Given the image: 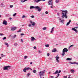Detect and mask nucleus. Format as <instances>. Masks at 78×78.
<instances>
[{
    "instance_id": "obj_54",
    "label": "nucleus",
    "mask_w": 78,
    "mask_h": 78,
    "mask_svg": "<svg viewBox=\"0 0 78 78\" xmlns=\"http://www.w3.org/2000/svg\"><path fill=\"white\" fill-rule=\"evenodd\" d=\"M74 28H78V27H74Z\"/></svg>"
},
{
    "instance_id": "obj_18",
    "label": "nucleus",
    "mask_w": 78,
    "mask_h": 78,
    "mask_svg": "<svg viewBox=\"0 0 78 78\" xmlns=\"http://www.w3.org/2000/svg\"><path fill=\"white\" fill-rule=\"evenodd\" d=\"M5 45H7V47H9V44H8V43H5Z\"/></svg>"
},
{
    "instance_id": "obj_29",
    "label": "nucleus",
    "mask_w": 78,
    "mask_h": 78,
    "mask_svg": "<svg viewBox=\"0 0 78 78\" xmlns=\"http://www.w3.org/2000/svg\"><path fill=\"white\" fill-rule=\"evenodd\" d=\"M74 46V45L73 44H72L69 47V48H70V47H73Z\"/></svg>"
},
{
    "instance_id": "obj_23",
    "label": "nucleus",
    "mask_w": 78,
    "mask_h": 78,
    "mask_svg": "<svg viewBox=\"0 0 78 78\" xmlns=\"http://www.w3.org/2000/svg\"><path fill=\"white\" fill-rule=\"evenodd\" d=\"M15 37H16V35H15L14 36H12V39H14Z\"/></svg>"
},
{
    "instance_id": "obj_45",
    "label": "nucleus",
    "mask_w": 78,
    "mask_h": 78,
    "mask_svg": "<svg viewBox=\"0 0 78 78\" xmlns=\"http://www.w3.org/2000/svg\"><path fill=\"white\" fill-rule=\"evenodd\" d=\"M45 13L46 14H48V12H47V11H46L45 12Z\"/></svg>"
},
{
    "instance_id": "obj_27",
    "label": "nucleus",
    "mask_w": 78,
    "mask_h": 78,
    "mask_svg": "<svg viewBox=\"0 0 78 78\" xmlns=\"http://www.w3.org/2000/svg\"><path fill=\"white\" fill-rule=\"evenodd\" d=\"M27 1V0H22L21 1V2L22 3H23L25 2H26Z\"/></svg>"
},
{
    "instance_id": "obj_48",
    "label": "nucleus",
    "mask_w": 78,
    "mask_h": 78,
    "mask_svg": "<svg viewBox=\"0 0 78 78\" xmlns=\"http://www.w3.org/2000/svg\"><path fill=\"white\" fill-rule=\"evenodd\" d=\"M31 24H29L28 25V26L29 27H30L31 26Z\"/></svg>"
},
{
    "instance_id": "obj_22",
    "label": "nucleus",
    "mask_w": 78,
    "mask_h": 78,
    "mask_svg": "<svg viewBox=\"0 0 78 78\" xmlns=\"http://www.w3.org/2000/svg\"><path fill=\"white\" fill-rule=\"evenodd\" d=\"M57 73H58V70H57L53 74H56Z\"/></svg>"
},
{
    "instance_id": "obj_20",
    "label": "nucleus",
    "mask_w": 78,
    "mask_h": 78,
    "mask_svg": "<svg viewBox=\"0 0 78 78\" xmlns=\"http://www.w3.org/2000/svg\"><path fill=\"white\" fill-rule=\"evenodd\" d=\"M66 60L67 61H70L72 60V58H66Z\"/></svg>"
},
{
    "instance_id": "obj_11",
    "label": "nucleus",
    "mask_w": 78,
    "mask_h": 78,
    "mask_svg": "<svg viewBox=\"0 0 78 78\" xmlns=\"http://www.w3.org/2000/svg\"><path fill=\"white\" fill-rule=\"evenodd\" d=\"M42 1V0H35L34 1V3H39V2Z\"/></svg>"
},
{
    "instance_id": "obj_64",
    "label": "nucleus",
    "mask_w": 78,
    "mask_h": 78,
    "mask_svg": "<svg viewBox=\"0 0 78 78\" xmlns=\"http://www.w3.org/2000/svg\"><path fill=\"white\" fill-rule=\"evenodd\" d=\"M69 77H70V75H69Z\"/></svg>"
},
{
    "instance_id": "obj_57",
    "label": "nucleus",
    "mask_w": 78,
    "mask_h": 78,
    "mask_svg": "<svg viewBox=\"0 0 78 78\" xmlns=\"http://www.w3.org/2000/svg\"><path fill=\"white\" fill-rule=\"evenodd\" d=\"M9 19L10 20H11V19H12V18H10Z\"/></svg>"
},
{
    "instance_id": "obj_3",
    "label": "nucleus",
    "mask_w": 78,
    "mask_h": 78,
    "mask_svg": "<svg viewBox=\"0 0 78 78\" xmlns=\"http://www.w3.org/2000/svg\"><path fill=\"white\" fill-rule=\"evenodd\" d=\"M53 0H49L48 2V5H51L50 6L51 8H53Z\"/></svg>"
},
{
    "instance_id": "obj_44",
    "label": "nucleus",
    "mask_w": 78,
    "mask_h": 78,
    "mask_svg": "<svg viewBox=\"0 0 78 78\" xmlns=\"http://www.w3.org/2000/svg\"><path fill=\"white\" fill-rule=\"evenodd\" d=\"M61 70H59L58 72V73H61Z\"/></svg>"
},
{
    "instance_id": "obj_59",
    "label": "nucleus",
    "mask_w": 78,
    "mask_h": 78,
    "mask_svg": "<svg viewBox=\"0 0 78 78\" xmlns=\"http://www.w3.org/2000/svg\"><path fill=\"white\" fill-rule=\"evenodd\" d=\"M41 78H44V77H42V76L40 77Z\"/></svg>"
},
{
    "instance_id": "obj_28",
    "label": "nucleus",
    "mask_w": 78,
    "mask_h": 78,
    "mask_svg": "<svg viewBox=\"0 0 78 78\" xmlns=\"http://www.w3.org/2000/svg\"><path fill=\"white\" fill-rule=\"evenodd\" d=\"M54 28H55L54 27H52V28L51 31V33H53V29H54Z\"/></svg>"
},
{
    "instance_id": "obj_26",
    "label": "nucleus",
    "mask_w": 78,
    "mask_h": 78,
    "mask_svg": "<svg viewBox=\"0 0 78 78\" xmlns=\"http://www.w3.org/2000/svg\"><path fill=\"white\" fill-rule=\"evenodd\" d=\"M30 74H31V73H27V77H28V76H30Z\"/></svg>"
},
{
    "instance_id": "obj_53",
    "label": "nucleus",
    "mask_w": 78,
    "mask_h": 78,
    "mask_svg": "<svg viewBox=\"0 0 78 78\" xmlns=\"http://www.w3.org/2000/svg\"><path fill=\"white\" fill-rule=\"evenodd\" d=\"M49 60H51V59H52L51 58H49Z\"/></svg>"
},
{
    "instance_id": "obj_2",
    "label": "nucleus",
    "mask_w": 78,
    "mask_h": 78,
    "mask_svg": "<svg viewBox=\"0 0 78 78\" xmlns=\"http://www.w3.org/2000/svg\"><path fill=\"white\" fill-rule=\"evenodd\" d=\"M30 9H37V11L39 12H40L41 11V9L39 7V6H31L30 7Z\"/></svg>"
},
{
    "instance_id": "obj_52",
    "label": "nucleus",
    "mask_w": 78,
    "mask_h": 78,
    "mask_svg": "<svg viewBox=\"0 0 78 78\" xmlns=\"http://www.w3.org/2000/svg\"><path fill=\"white\" fill-rule=\"evenodd\" d=\"M21 42H23V40L22 39H21Z\"/></svg>"
},
{
    "instance_id": "obj_33",
    "label": "nucleus",
    "mask_w": 78,
    "mask_h": 78,
    "mask_svg": "<svg viewBox=\"0 0 78 78\" xmlns=\"http://www.w3.org/2000/svg\"><path fill=\"white\" fill-rule=\"evenodd\" d=\"M45 46L46 47H49V45L48 44H46Z\"/></svg>"
},
{
    "instance_id": "obj_7",
    "label": "nucleus",
    "mask_w": 78,
    "mask_h": 78,
    "mask_svg": "<svg viewBox=\"0 0 78 78\" xmlns=\"http://www.w3.org/2000/svg\"><path fill=\"white\" fill-rule=\"evenodd\" d=\"M3 70H9L11 69V66H4L3 68Z\"/></svg>"
},
{
    "instance_id": "obj_62",
    "label": "nucleus",
    "mask_w": 78,
    "mask_h": 78,
    "mask_svg": "<svg viewBox=\"0 0 78 78\" xmlns=\"http://www.w3.org/2000/svg\"><path fill=\"white\" fill-rule=\"evenodd\" d=\"M58 78V76L55 77V78Z\"/></svg>"
},
{
    "instance_id": "obj_9",
    "label": "nucleus",
    "mask_w": 78,
    "mask_h": 78,
    "mask_svg": "<svg viewBox=\"0 0 78 78\" xmlns=\"http://www.w3.org/2000/svg\"><path fill=\"white\" fill-rule=\"evenodd\" d=\"M17 29V27H12V28L11 29V30L12 31H14V30H16Z\"/></svg>"
},
{
    "instance_id": "obj_40",
    "label": "nucleus",
    "mask_w": 78,
    "mask_h": 78,
    "mask_svg": "<svg viewBox=\"0 0 78 78\" xmlns=\"http://www.w3.org/2000/svg\"><path fill=\"white\" fill-rule=\"evenodd\" d=\"M63 78H67V76H63Z\"/></svg>"
},
{
    "instance_id": "obj_32",
    "label": "nucleus",
    "mask_w": 78,
    "mask_h": 78,
    "mask_svg": "<svg viewBox=\"0 0 78 78\" xmlns=\"http://www.w3.org/2000/svg\"><path fill=\"white\" fill-rule=\"evenodd\" d=\"M46 29H47V28L46 27H43L42 28V30H45Z\"/></svg>"
},
{
    "instance_id": "obj_24",
    "label": "nucleus",
    "mask_w": 78,
    "mask_h": 78,
    "mask_svg": "<svg viewBox=\"0 0 78 78\" xmlns=\"http://www.w3.org/2000/svg\"><path fill=\"white\" fill-rule=\"evenodd\" d=\"M1 7H2L3 8H4V7H5V5L2 3L1 4Z\"/></svg>"
},
{
    "instance_id": "obj_37",
    "label": "nucleus",
    "mask_w": 78,
    "mask_h": 78,
    "mask_svg": "<svg viewBox=\"0 0 78 78\" xmlns=\"http://www.w3.org/2000/svg\"><path fill=\"white\" fill-rule=\"evenodd\" d=\"M27 56L26 55L25 56L24 59H27Z\"/></svg>"
},
{
    "instance_id": "obj_31",
    "label": "nucleus",
    "mask_w": 78,
    "mask_h": 78,
    "mask_svg": "<svg viewBox=\"0 0 78 78\" xmlns=\"http://www.w3.org/2000/svg\"><path fill=\"white\" fill-rule=\"evenodd\" d=\"M64 20H61L60 21V22L63 23V22H64Z\"/></svg>"
},
{
    "instance_id": "obj_1",
    "label": "nucleus",
    "mask_w": 78,
    "mask_h": 78,
    "mask_svg": "<svg viewBox=\"0 0 78 78\" xmlns=\"http://www.w3.org/2000/svg\"><path fill=\"white\" fill-rule=\"evenodd\" d=\"M63 12L62 13V18H65V19H67V10H62Z\"/></svg>"
},
{
    "instance_id": "obj_13",
    "label": "nucleus",
    "mask_w": 78,
    "mask_h": 78,
    "mask_svg": "<svg viewBox=\"0 0 78 78\" xmlns=\"http://www.w3.org/2000/svg\"><path fill=\"white\" fill-rule=\"evenodd\" d=\"M72 30H73V31H74L76 33H77L78 32V31L76 30V29H75L74 28H73L72 29Z\"/></svg>"
},
{
    "instance_id": "obj_5",
    "label": "nucleus",
    "mask_w": 78,
    "mask_h": 78,
    "mask_svg": "<svg viewBox=\"0 0 78 78\" xmlns=\"http://www.w3.org/2000/svg\"><path fill=\"white\" fill-rule=\"evenodd\" d=\"M45 72V71L44 70L43 71H40L39 72V74L40 77L42 76H44V73Z\"/></svg>"
},
{
    "instance_id": "obj_47",
    "label": "nucleus",
    "mask_w": 78,
    "mask_h": 78,
    "mask_svg": "<svg viewBox=\"0 0 78 78\" xmlns=\"http://www.w3.org/2000/svg\"><path fill=\"white\" fill-rule=\"evenodd\" d=\"M59 13H57V15L58 16H59Z\"/></svg>"
},
{
    "instance_id": "obj_34",
    "label": "nucleus",
    "mask_w": 78,
    "mask_h": 78,
    "mask_svg": "<svg viewBox=\"0 0 78 78\" xmlns=\"http://www.w3.org/2000/svg\"><path fill=\"white\" fill-rule=\"evenodd\" d=\"M16 15H17V13H15L14 14H13V17H15V16H16Z\"/></svg>"
},
{
    "instance_id": "obj_12",
    "label": "nucleus",
    "mask_w": 78,
    "mask_h": 78,
    "mask_svg": "<svg viewBox=\"0 0 78 78\" xmlns=\"http://www.w3.org/2000/svg\"><path fill=\"white\" fill-rule=\"evenodd\" d=\"M30 23H32V26H34V25H35V23L34 22L30 21Z\"/></svg>"
},
{
    "instance_id": "obj_63",
    "label": "nucleus",
    "mask_w": 78,
    "mask_h": 78,
    "mask_svg": "<svg viewBox=\"0 0 78 78\" xmlns=\"http://www.w3.org/2000/svg\"><path fill=\"white\" fill-rule=\"evenodd\" d=\"M76 25H78V24L76 23Z\"/></svg>"
},
{
    "instance_id": "obj_42",
    "label": "nucleus",
    "mask_w": 78,
    "mask_h": 78,
    "mask_svg": "<svg viewBox=\"0 0 78 78\" xmlns=\"http://www.w3.org/2000/svg\"><path fill=\"white\" fill-rule=\"evenodd\" d=\"M58 19H59L58 20H61V18H60V17H58Z\"/></svg>"
},
{
    "instance_id": "obj_16",
    "label": "nucleus",
    "mask_w": 78,
    "mask_h": 78,
    "mask_svg": "<svg viewBox=\"0 0 78 78\" xmlns=\"http://www.w3.org/2000/svg\"><path fill=\"white\" fill-rule=\"evenodd\" d=\"M71 22V20H69V22H68L66 24V26H68V25H70V23Z\"/></svg>"
},
{
    "instance_id": "obj_15",
    "label": "nucleus",
    "mask_w": 78,
    "mask_h": 78,
    "mask_svg": "<svg viewBox=\"0 0 78 78\" xmlns=\"http://www.w3.org/2000/svg\"><path fill=\"white\" fill-rule=\"evenodd\" d=\"M34 40H36V39L34 37H31V41H34Z\"/></svg>"
},
{
    "instance_id": "obj_61",
    "label": "nucleus",
    "mask_w": 78,
    "mask_h": 78,
    "mask_svg": "<svg viewBox=\"0 0 78 78\" xmlns=\"http://www.w3.org/2000/svg\"><path fill=\"white\" fill-rule=\"evenodd\" d=\"M68 78H72L71 77H69Z\"/></svg>"
},
{
    "instance_id": "obj_35",
    "label": "nucleus",
    "mask_w": 78,
    "mask_h": 78,
    "mask_svg": "<svg viewBox=\"0 0 78 78\" xmlns=\"http://www.w3.org/2000/svg\"><path fill=\"white\" fill-rule=\"evenodd\" d=\"M6 39V37H3V40H5Z\"/></svg>"
},
{
    "instance_id": "obj_38",
    "label": "nucleus",
    "mask_w": 78,
    "mask_h": 78,
    "mask_svg": "<svg viewBox=\"0 0 78 78\" xmlns=\"http://www.w3.org/2000/svg\"><path fill=\"white\" fill-rule=\"evenodd\" d=\"M30 17L31 18H34V16L32 15L30 16Z\"/></svg>"
},
{
    "instance_id": "obj_60",
    "label": "nucleus",
    "mask_w": 78,
    "mask_h": 78,
    "mask_svg": "<svg viewBox=\"0 0 78 78\" xmlns=\"http://www.w3.org/2000/svg\"><path fill=\"white\" fill-rule=\"evenodd\" d=\"M46 0H41V1H45Z\"/></svg>"
},
{
    "instance_id": "obj_46",
    "label": "nucleus",
    "mask_w": 78,
    "mask_h": 78,
    "mask_svg": "<svg viewBox=\"0 0 78 78\" xmlns=\"http://www.w3.org/2000/svg\"><path fill=\"white\" fill-rule=\"evenodd\" d=\"M10 8H12V7H13V5H10Z\"/></svg>"
},
{
    "instance_id": "obj_36",
    "label": "nucleus",
    "mask_w": 78,
    "mask_h": 78,
    "mask_svg": "<svg viewBox=\"0 0 78 78\" xmlns=\"http://www.w3.org/2000/svg\"><path fill=\"white\" fill-rule=\"evenodd\" d=\"M24 17H27V16H25V15H23V16L22 17V18H23Z\"/></svg>"
},
{
    "instance_id": "obj_58",
    "label": "nucleus",
    "mask_w": 78,
    "mask_h": 78,
    "mask_svg": "<svg viewBox=\"0 0 78 78\" xmlns=\"http://www.w3.org/2000/svg\"><path fill=\"white\" fill-rule=\"evenodd\" d=\"M51 78H54V77L53 76H51Z\"/></svg>"
},
{
    "instance_id": "obj_19",
    "label": "nucleus",
    "mask_w": 78,
    "mask_h": 78,
    "mask_svg": "<svg viewBox=\"0 0 78 78\" xmlns=\"http://www.w3.org/2000/svg\"><path fill=\"white\" fill-rule=\"evenodd\" d=\"M17 45H18V44L17 43H15L14 44V45L15 46V47H17Z\"/></svg>"
},
{
    "instance_id": "obj_21",
    "label": "nucleus",
    "mask_w": 78,
    "mask_h": 78,
    "mask_svg": "<svg viewBox=\"0 0 78 78\" xmlns=\"http://www.w3.org/2000/svg\"><path fill=\"white\" fill-rule=\"evenodd\" d=\"M70 71V72H71V73H74L75 72V70H74L73 69H71Z\"/></svg>"
},
{
    "instance_id": "obj_39",
    "label": "nucleus",
    "mask_w": 78,
    "mask_h": 78,
    "mask_svg": "<svg viewBox=\"0 0 78 78\" xmlns=\"http://www.w3.org/2000/svg\"><path fill=\"white\" fill-rule=\"evenodd\" d=\"M0 36H4V34L2 33H0Z\"/></svg>"
},
{
    "instance_id": "obj_41",
    "label": "nucleus",
    "mask_w": 78,
    "mask_h": 78,
    "mask_svg": "<svg viewBox=\"0 0 78 78\" xmlns=\"http://www.w3.org/2000/svg\"><path fill=\"white\" fill-rule=\"evenodd\" d=\"M21 36H23V35H25L24 34H20Z\"/></svg>"
},
{
    "instance_id": "obj_30",
    "label": "nucleus",
    "mask_w": 78,
    "mask_h": 78,
    "mask_svg": "<svg viewBox=\"0 0 78 78\" xmlns=\"http://www.w3.org/2000/svg\"><path fill=\"white\" fill-rule=\"evenodd\" d=\"M33 72L34 73H36L37 71H36V70H34L33 71Z\"/></svg>"
},
{
    "instance_id": "obj_50",
    "label": "nucleus",
    "mask_w": 78,
    "mask_h": 78,
    "mask_svg": "<svg viewBox=\"0 0 78 78\" xmlns=\"http://www.w3.org/2000/svg\"><path fill=\"white\" fill-rule=\"evenodd\" d=\"M34 49H36V46H34Z\"/></svg>"
},
{
    "instance_id": "obj_25",
    "label": "nucleus",
    "mask_w": 78,
    "mask_h": 78,
    "mask_svg": "<svg viewBox=\"0 0 78 78\" xmlns=\"http://www.w3.org/2000/svg\"><path fill=\"white\" fill-rule=\"evenodd\" d=\"M5 56H6V55H3V54H1V57L2 58H3V57H5Z\"/></svg>"
},
{
    "instance_id": "obj_56",
    "label": "nucleus",
    "mask_w": 78,
    "mask_h": 78,
    "mask_svg": "<svg viewBox=\"0 0 78 78\" xmlns=\"http://www.w3.org/2000/svg\"><path fill=\"white\" fill-rule=\"evenodd\" d=\"M30 64H31V65L32 64V62H30Z\"/></svg>"
},
{
    "instance_id": "obj_43",
    "label": "nucleus",
    "mask_w": 78,
    "mask_h": 78,
    "mask_svg": "<svg viewBox=\"0 0 78 78\" xmlns=\"http://www.w3.org/2000/svg\"><path fill=\"white\" fill-rule=\"evenodd\" d=\"M17 32H18V33L19 32H21V30L20 29L19 31H18Z\"/></svg>"
},
{
    "instance_id": "obj_10",
    "label": "nucleus",
    "mask_w": 78,
    "mask_h": 78,
    "mask_svg": "<svg viewBox=\"0 0 78 78\" xmlns=\"http://www.w3.org/2000/svg\"><path fill=\"white\" fill-rule=\"evenodd\" d=\"M3 25H7V21L6 20H4L2 23Z\"/></svg>"
},
{
    "instance_id": "obj_17",
    "label": "nucleus",
    "mask_w": 78,
    "mask_h": 78,
    "mask_svg": "<svg viewBox=\"0 0 78 78\" xmlns=\"http://www.w3.org/2000/svg\"><path fill=\"white\" fill-rule=\"evenodd\" d=\"M56 48H54L53 50H52V52H56Z\"/></svg>"
},
{
    "instance_id": "obj_6",
    "label": "nucleus",
    "mask_w": 78,
    "mask_h": 78,
    "mask_svg": "<svg viewBox=\"0 0 78 78\" xmlns=\"http://www.w3.org/2000/svg\"><path fill=\"white\" fill-rule=\"evenodd\" d=\"M33 70V69L29 67H25L23 70V72H26L27 70Z\"/></svg>"
},
{
    "instance_id": "obj_4",
    "label": "nucleus",
    "mask_w": 78,
    "mask_h": 78,
    "mask_svg": "<svg viewBox=\"0 0 78 78\" xmlns=\"http://www.w3.org/2000/svg\"><path fill=\"white\" fill-rule=\"evenodd\" d=\"M68 51V49L66 48H64L62 50V56H64L65 55V53H66Z\"/></svg>"
},
{
    "instance_id": "obj_51",
    "label": "nucleus",
    "mask_w": 78,
    "mask_h": 78,
    "mask_svg": "<svg viewBox=\"0 0 78 78\" xmlns=\"http://www.w3.org/2000/svg\"><path fill=\"white\" fill-rule=\"evenodd\" d=\"M38 53H41V51H38Z\"/></svg>"
},
{
    "instance_id": "obj_14",
    "label": "nucleus",
    "mask_w": 78,
    "mask_h": 78,
    "mask_svg": "<svg viewBox=\"0 0 78 78\" xmlns=\"http://www.w3.org/2000/svg\"><path fill=\"white\" fill-rule=\"evenodd\" d=\"M69 64H75L78 65V62H69Z\"/></svg>"
},
{
    "instance_id": "obj_8",
    "label": "nucleus",
    "mask_w": 78,
    "mask_h": 78,
    "mask_svg": "<svg viewBox=\"0 0 78 78\" xmlns=\"http://www.w3.org/2000/svg\"><path fill=\"white\" fill-rule=\"evenodd\" d=\"M55 58H56V61L57 62L59 63V57L58 56V55H57L56 56Z\"/></svg>"
},
{
    "instance_id": "obj_55",
    "label": "nucleus",
    "mask_w": 78,
    "mask_h": 78,
    "mask_svg": "<svg viewBox=\"0 0 78 78\" xmlns=\"http://www.w3.org/2000/svg\"><path fill=\"white\" fill-rule=\"evenodd\" d=\"M59 76V74H58V76H57V77H58V76Z\"/></svg>"
},
{
    "instance_id": "obj_49",
    "label": "nucleus",
    "mask_w": 78,
    "mask_h": 78,
    "mask_svg": "<svg viewBox=\"0 0 78 78\" xmlns=\"http://www.w3.org/2000/svg\"><path fill=\"white\" fill-rule=\"evenodd\" d=\"M47 56H50V53H48L47 54Z\"/></svg>"
}]
</instances>
